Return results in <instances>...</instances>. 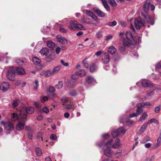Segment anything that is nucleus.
<instances>
[{"mask_svg": "<svg viewBox=\"0 0 161 161\" xmlns=\"http://www.w3.org/2000/svg\"><path fill=\"white\" fill-rule=\"evenodd\" d=\"M117 22L116 21H114L108 23V25L110 26H114L116 25Z\"/></svg>", "mask_w": 161, "mask_h": 161, "instance_id": "50", "label": "nucleus"}, {"mask_svg": "<svg viewBox=\"0 0 161 161\" xmlns=\"http://www.w3.org/2000/svg\"><path fill=\"white\" fill-rule=\"evenodd\" d=\"M125 37L123 39V44L124 46H129L133 40V37L130 31H127L125 34Z\"/></svg>", "mask_w": 161, "mask_h": 161, "instance_id": "4", "label": "nucleus"}, {"mask_svg": "<svg viewBox=\"0 0 161 161\" xmlns=\"http://www.w3.org/2000/svg\"><path fill=\"white\" fill-rule=\"evenodd\" d=\"M49 51L47 48H42L40 51V53L42 56H45L47 58H49L51 56V54L49 55Z\"/></svg>", "mask_w": 161, "mask_h": 161, "instance_id": "11", "label": "nucleus"}, {"mask_svg": "<svg viewBox=\"0 0 161 161\" xmlns=\"http://www.w3.org/2000/svg\"><path fill=\"white\" fill-rule=\"evenodd\" d=\"M136 106L137 108L136 110V113L139 115L143 112L142 108L143 107L141 105H139V103L137 104Z\"/></svg>", "mask_w": 161, "mask_h": 161, "instance_id": "21", "label": "nucleus"}, {"mask_svg": "<svg viewBox=\"0 0 161 161\" xmlns=\"http://www.w3.org/2000/svg\"><path fill=\"white\" fill-rule=\"evenodd\" d=\"M97 65L94 63L92 64L90 68V72H95L97 70Z\"/></svg>", "mask_w": 161, "mask_h": 161, "instance_id": "29", "label": "nucleus"}, {"mask_svg": "<svg viewBox=\"0 0 161 161\" xmlns=\"http://www.w3.org/2000/svg\"><path fill=\"white\" fill-rule=\"evenodd\" d=\"M47 46L50 48H53L55 46V43L52 41H49L47 42Z\"/></svg>", "mask_w": 161, "mask_h": 161, "instance_id": "34", "label": "nucleus"}, {"mask_svg": "<svg viewBox=\"0 0 161 161\" xmlns=\"http://www.w3.org/2000/svg\"><path fill=\"white\" fill-rule=\"evenodd\" d=\"M35 86L34 87V89L35 90H37L38 86V82L37 80H36L34 81Z\"/></svg>", "mask_w": 161, "mask_h": 161, "instance_id": "53", "label": "nucleus"}, {"mask_svg": "<svg viewBox=\"0 0 161 161\" xmlns=\"http://www.w3.org/2000/svg\"><path fill=\"white\" fill-rule=\"evenodd\" d=\"M26 120V118H22L20 116V119L16 125V129L17 130H21L23 129L25 125V121Z\"/></svg>", "mask_w": 161, "mask_h": 161, "instance_id": "7", "label": "nucleus"}, {"mask_svg": "<svg viewBox=\"0 0 161 161\" xmlns=\"http://www.w3.org/2000/svg\"><path fill=\"white\" fill-rule=\"evenodd\" d=\"M161 143V130H160V136L158 138V139L157 140V145H155L153 147V149H155L157 147H158V146H159L160 144Z\"/></svg>", "mask_w": 161, "mask_h": 161, "instance_id": "24", "label": "nucleus"}, {"mask_svg": "<svg viewBox=\"0 0 161 161\" xmlns=\"http://www.w3.org/2000/svg\"><path fill=\"white\" fill-rule=\"evenodd\" d=\"M138 116V115L136 114V113H134L131 114H130L129 115V117L130 118H132V117H137Z\"/></svg>", "mask_w": 161, "mask_h": 161, "instance_id": "61", "label": "nucleus"}, {"mask_svg": "<svg viewBox=\"0 0 161 161\" xmlns=\"http://www.w3.org/2000/svg\"><path fill=\"white\" fill-rule=\"evenodd\" d=\"M160 108L159 106H157L154 109V112L155 113H159L160 111Z\"/></svg>", "mask_w": 161, "mask_h": 161, "instance_id": "55", "label": "nucleus"}, {"mask_svg": "<svg viewBox=\"0 0 161 161\" xmlns=\"http://www.w3.org/2000/svg\"><path fill=\"white\" fill-rule=\"evenodd\" d=\"M77 24L72 21H71L69 26V28L71 30H75L76 29Z\"/></svg>", "mask_w": 161, "mask_h": 161, "instance_id": "22", "label": "nucleus"}, {"mask_svg": "<svg viewBox=\"0 0 161 161\" xmlns=\"http://www.w3.org/2000/svg\"><path fill=\"white\" fill-rule=\"evenodd\" d=\"M93 10L99 17H103L105 16V13L98 8H93Z\"/></svg>", "mask_w": 161, "mask_h": 161, "instance_id": "14", "label": "nucleus"}, {"mask_svg": "<svg viewBox=\"0 0 161 161\" xmlns=\"http://www.w3.org/2000/svg\"><path fill=\"white\" fill-rule=\"evenodd\" d=\"M102 61L105 64H107L109 62L110 57L108 53H105L104 54V58L102 59Z\"/></svg>", "mask_w": 161, "mask_h": 161, "instance_id": "15", "label": "nucleus"}, {"mask_svg": "<svg viewBox=\"0 0 161 161\" xmlns=\"http://www.w3.org/2000/svg\"><path fill=\"white\" fill-rule=\"evenodd\" d=\"M16 71L18 75H23L25 73V70L21 67H17L16 68L14 67H9L6 74L7 78L8 80L11 81L14 80Z\"/></svg>", "mask_w": 161, "mask_h": 161, "instance_id": "2", "label": "nucleus"}, {"mask_svg": "<svg viewBox=\"0 0 161 161\" xmlns=\"http://www.w3.org/2000/svg\"><path fill=\"white\" fill-rule=\"evenodd\" d=\"M120 139L119 138H117L115 140L112 146V147L114 148H119L120 145Z\"/></svg>", "mask_w": 161, "mask_h": 161, "instance_id": "18", "label": "nucleus"}, {"mask_svg": "<svg viewBox=\"0 0 161 161\" xmlns=\"http://www.w3.org/2000/svg\"><path fill=\"white\" fill-rule=\"evenodd\" d=\"M113 140L112 139H111L109 140H108L106 143H104V142H103L102 143L99 144L98 145V146L101 147L103 146L106 145L107 147H112V146L113 145Z\"/></svg>", "mask_w": 161, "mask_h": 161, "instance_id": "13", "label": "nucleus"}, {"mask_svg": "<svg viewBox=\"0 0 161 161\" xmlns=\"http://www.w3.org/2000/svg\"><path fill=\"white\" fill-rule=\"evenodd\" d=\"M134 24L136 28L139 30L142 27L145 26L146 22L140 17H139L135 19Z\"/></svg>", "mask_w": 161, "mask_h": 161, "instance_id": "6", "label": "nucleus"}, {"mask_svg": "<svg viewBox=\"0 0 161 161\" xmlns=\"http://www.w3.org/2000/svg\"><path fill=\"white\" fill-rule=\"evenodd\" d=\"M147 125H146V124L144 123L143 125L140 129V130L142 132H143L146 129Z\"/></svg>", "mask_w": 161, "mask_h": 161, "instance_id": "41", "label": "nucleus"}, {"mask_svg": "<svg viewBox=\"0 0 161 161\" xmlns=\"http://www.w3.org/2000/svg\"><path fill=\"white\" fill-rule=\"evenodd\" d=\"M111 133L113 137H116L119 135L117 129H113Z\"/></svg>", "mask_w": 161, "mask_h": 161, "instance_id": "30", "label": "nucleus"}, {"mask_svg": "<svg viewBox=\"0 0 161 161\" xmlns=\"http://www.w3.org/2000/svg\"><path fill=\"white\" fill-rule=\"evenodd\" d=\"M48 99V98L47 96H44L41 99V101L43 103L47 101Z\"/></svg>", "mask_w": 161, "mask_h": 161, "instance_id": "56", "label": "nucleus"}, {"mask_svg": "<svg viewBox=\"0 0 161 161\" xmlns=\"http://www.w3.org/2000/svg\"><path fill=\"white\" fill-rule=\"evenodd\" d=\"M128 46H125L124 45L121 46L119 47V50L121 52H124L125 50V47H128Z\"/></svg>", "mask_w": 161, "mask_h": 161, "instance_id": "47", "label": "nucleus"}, {"mask_svg": "<svg viewBox=\"0 0 161 161\" xmlns=\"http://www.w3.org/2000/svg\"><path fill=\"white\" fill-rule=\"evenodd\" d=\"M32 61L33 63L36 65L40 64L41 61L38 58L36 57H33L32 59Z\"/></svg>", "mask_w": 161, "mask_h": 161, "instance_id": "27", "label": "nucleus"}, {"mask_svg": "<svg viewBox=\"0 0 161 161\" xmlns=\"http://www.w3.org/2000/svg\"><path fill=\"white\" fill-rule=\"evenodd\" d=\"M103 137L104 139H107L108 138L109 136L110 135L108 134H105L102 136Z\"/></svg>", "mask_w": 161, "mask_h": 161, "instance_id": "60", "label": "nucleus"}, {"mask_svg": "<svg viewBox=\"0 0 161 161\" xmlns=\"http://www.w3.org/2000/svg\"><path fill=\"white\" fill-rule=\"evenodd\" d=\"M61 49L59 47H57L55 50V52L56 54H58L60 52Z\"/></svg>", "mask_w": 161, "mask_h": 161, "instance_id": "64", "label": "nucleus"}, {"mask_svg": "<svg viewBox=\"0 0 161 161\" xmlns=\"http://www.w3.org/2000/svg\"><path fill=\"white\" fill-rule=\"evenodd\" d=\"M83 63L85 66V67L86 68H88L89 67V65L88 64L87 61L85 59L83 60Z\"/></svg>", "mask_w": 161, "mask_h": 161, "instance_id": "59", "label": "nucleus"}, {"mask_svg": "<svg viewBox=\"0 0 161 161\" xmlns=\"http://www.w3.org/2000/svg\"><path fill=\"white\" fill-rule=\"evenodd\" d=\"M34 111V109L33 107H28L27 108H22L19 111L20 116L22 118L26 119L27 114H32Z\"/></svg>", "mask_w": 161, "mask_h": 161, "instance_id": "5", "label": "nucleus"}, {"mask_svg": "<svg viewBox=\"0 0 161 161\" xmlns=\"http://www.w3.org/2000/svg\"><path fill=\"white\" fill-rule=\"evenodd\" d=\"M133 40L136 43H139L140 40V37L138 36H136L134 38L133 37Z\"/></svg>", "mask_w": 161, "mask_h": 161, "instance_id": "45", "label": "nucleus"}, {"mask_svg": "<svg viewBox=\"0 0 161 161\" xmlns=\"http://www.w3.org/2000/svg\"><path fill=\"white\" fill-rule=\"evenodd\" d=\"M44 75L47 77H49L51 75V71L49 70H47L45 72Z\"/></svg>", "mask_w": 161, "mask_h": 161, "instance_id": "48", "label": "nucleus"}, {"mask_svg": "<svg viewBox=\"0 0 161 161\" xmlns=\"http://www.w3.org/2000/svg\"><path fill=\"white\" fill-rule=\"evenodd\" d=\"M78 73L79 75H80L81 77L84 76L86 75L85 71L83 69H80L79 71L76 72Z\"/></svg>", "mask_w": 161, "mask_h": 161, "instance_id": "38", "label": "nucleus"}, {"mask_svg": "<svg viewBox=\"0 0 161 161\" xmlns=\"http://www.w3.org/2000/svg\"><path fill=\"white\" fill-rule=\"evenodd\" d=\"M119 134L124 135L126 131V130L123 127H119L118 129Z\"/></svg>", "mask_w": 161, "mask_h": 161, "instance_id": "32", "label": "nucleus"}, {"mask_svg": "<svg viewBox=\"0 0 161 161\" xmlns=\"http://www.w3.org/2000/svg\"><path fill=\"white\" fill-rule=\"evenodd\" d=\"M113 37L112 35L107 36L105 37V40L106 41H108L111 40Z\"/></svg>", "mask_w": 161, "mask_h": 161, "instance_id": "57", "label": "nucleus"}, {"mask_svg": "<svg viewBox=\"0 0 161 161\" xmlns=\"http://www.w3.org/2000/svg\"><path fill=\"white\" fill-rule=\"evenodd\" d=\"M86 14L88 16L91 17V19L88 18H86L84 16H82L81 19L82 23L93 25H96L97 23L98 19L92 12L90 10H86Z\"/></svg>", "mask_w": 161, "mask_h": 161, "instance_id": "3", "label": "nucleus"}, {"mask_svg": "<svg viewBox=\"0 0 161 161\" xmlns=\"http://www.w3.org/2000/svg\"><path fill=\"white\" fill-rule=\"evenodd\" d=\"M61 63L65 67L68 66L69 65V64L67 62H65L63 60H61Z\"/></svg>", "mask_w": 161, "mask_h": 161, "instance_id": "51", "label": "nucleus"}, {"mask_svg": "<svg viewBox=\"0 0 161 161\" xmlns=\"http://www.w3.org/2000/svg\"><path fill=\"white\" fill-rule=\"evenodd\" d=\"M150 0H147L144 4L142 7L143 11L142 12V16L143 17L145 21L151 25H153L154 21L153 19L148 14L149 9L151 10H154L155 9V6L150 3Z\"/></svg>", "mask_w": 161, "mask_h": 161, "instance_id": "1", "label": "nucleus"}, {"mask_svg": "<svg viewBox=\"0 0 161 161\" xmlns=\"http://www.w3.org/2000/svg\"><path fill=\"white\" fill-rule=\"evenodd\" d=\"M102 3L105 8L107 10V11H109L110 10V7L108 4L106 0H101Z\"/></svg>", "mask_w": 161, "mask_h": 161, "instance_id": "28", "label": "nucleus"}, {"mask_svg": "<svg viewBox=\"0 0 161 161\" xmlns=\"http://www.w3.org/2000/svg\"><path fill=\"white\" fill-rule=\"evenodd\" d=\"M19 116L18 114L17 113H14L12 114L11 120L12 121H15L17 120H19L20 119L19 111Z\"/></svg>", "mask_w": 161, "mask_h": 161, "instance_id": "17", "label": "nucleus"}, {"mask_svg": "<svg viewBox=\"0 0 161 161\" xmlns=\"http://www.w3.org/2000/svg\"><path fill=\"white\" fill-rule=\"evenodd\" d=\"M150 140V138L148 136L145 137L143 140V142L145 143Z\"/></svg>", "mask_w": 161, "mask_h": 161, "instance_id": "63", "label": "nucleus"}, {"mask_svg": "<svg viewBox=\"0 0 161 161\" xmlns=\"http://www.w3.org/2000/svg\"><path fill=\"white\" fill-rule=\"evenodd\" d=\"M103 52L102 51H99L97 52L95 54L96 56H98L100 55Z\"/></svg>", "mask_w": 161, "mask_h": 161, "instance_id": "62", "label": "nucleus"}, {"mask_svg": "<svg viewBox=\"0 0 161 161\" xmlns=\"http://www.w3.org/2000/svg\"><path fill=\"white\" fill-rule=\"evenodd\" d=\"M47 92L50 93H53L54 92L55 90L54 87L52 86H49V87L47 88Z\"/></svg>", "mask_w": 161, "mask_h": 161, "instance_id": "40", "label": "nucleus"}, {"mask_svg": "<svg viewBox=\"0 0 161 161\" xmlns=\"http://www.w3.org/2000/svg\"><path fill=\"white\" fill-rule=\"evenodd\" d=\"M147 117V113L145 112L142 114L139 120L140 122H142L145 120Z\"/></svg>", "mask_w": 161, "mask_h": 161, "instance_id": "33", "label": "nucleus"}, {"mask_svg": "<svg viewBox=\"0 0 161 161\" xmlns=\"http://www.w3.org/2000/svg\"><path fill=\"white\" fill-rule=\"evenodd\" d=\"M62 66L61 65H59L55 67L52 70V73L55 74L58 72L61 69Z\"/></svg>", "mask_w": 161, "mask_h": 161, "instance_id": "31", "label": "nucleus"}, {"mask_svg": "<svg viewBox=\"0 0 161 161\" xmlns=\"http://www.w3.org/2000/svg\"><path fill=\"white\" fill-rule=\"evenodd\" d=\"M16 63L22 65L24 63V62L22 60H21L20 59H18L16 60Z\"/></svg>", "mask_w": 161, "mask_h": 161, "instance_id": "58", "label": "nucleus"}, {"mask_svg": "<svg viewBox=\"0 0 161 161\" xmlns=\"http://www.w3.org/2000/svg\"><path fill=\"white\" fill-rule=\"evenodd\" d=\"M142 86L144 87H150L153 86L152 85L148 82L147 80H142Z\"/></svg>", "mask_w": 161, "mask_h": 161, "instance_id": "20", "label": "nucleus"}, {"mask_svg": "<svg viewBox=\"0 0 161 161\" xmlns=\"http://www.w3.org/2000/svg\"><path fill=\"white\" fill-rule=\"evenodd\" d=\"M56 38L58 42L63 44H66L68 43L67 40L60 35H58Z\"/></svg>", "mask_w": 161, "mask_h": 161, "instance_id": "12", "label": "nucleus"}, {"mask_svg": "<svg viewBox=\"0 0 161 161\" xmlns=\"http://www.w3.org/2000/svg\"><path fill=\"white\" fill-rule=\"evenodd\" d=\"M127 117L122 116L120 117V122L121 123H124L126 122V123H129L130 124H132L133 123V121L129 120L128 119H126Z\"/></svg>", "mask_w": 161, "mask_h": 161, "instance_id": "16", "label": "nucleus"}, {"mask_svg": "<svg viewBox=\"0 0 161 161\" xmlns=\"http://www.w3.org/2000/svg\"><path fill=\"white\" fill-rule=\"evenodd\" d=\"M76 30H86V27L81 24H77Z\"/></svg>", "mask_w": 161, "mask_h": 161, "instance_id": "35", "label": "nucleus"}, {"mask_svg": "<svg viewBox=\"0 0 161 161\" xmlns=\"http://www.w3.org/2000/svg\"><path fill=\"white\" fill-rule=\"evenodd\" d=\"M86 81L88 83L90 84L95 82L96 80L92 76H88L86 78Z\"/></svg>", "mask_w": 161, "mask_h": 161, "instance_id": "25", "label": "nucleus"}, {"mask_svg": "<svg viewBox=\"0 0 161 161\" xmlns=\"http://www.w3.org/2000/svg\"><path fill=\"white\" fill-rule=\"evenodd\" d=\"M50 138L51 140H56L57 139V137L55 135L52 134L50 135Z\"/></svg>", "mask_w": 161, "mask_h": 161, "instance_id": "49", "label": "nucleus"}, {"mask_svg": "<svg viewBox=\"0 0 161 161\" xmlns=\"http://www.w3.org/2000/svg\"><path fill=\"white\" fill-rule=\"evenodd\" d=\"M109 4L113 7H115L117 5V3L114 0H108Z\"/></svg>", "mask_w": 161, "mask_h": 161, "instance_id": "43", "label": "nucleus"}, {"mask_svg": "<svg viewBox=\"0 0 161 161\" xmlns=\"http://www.w3.org/2000/svg\"><path fill=\"white\" fill-rule=\"evenodd\" d=\"M139 105H141L144 108L145 106H150L151 104L149 102H147L145 103H139Z\"/></svg>", "mask_w": 161, "mask_h": 161, "instance_id": "42", "label": "nucleus"}, {"mask_svg": "<svg viewBox=\"0 0 161 161\" xmlns=\"http://www.w3.org/2000/svg\"><path fill=\"white\" fill-rule=\"evenodd\" d=\"M70 101L67 97H64L61 99L60 102L62 105H65L69 101Z\"/></svg>", "mask_w": 161, "mask_h": 161, "instance_id": "26", "label": "nucleus"}, {"mask_svg": "<svg viewBox=\"0 0 161 161\" xmlns=\"http://www.w3.org/2000/svg\"><path fill=\"white\" fill-rule=\"evenodd\" d=\"M19 103V101L17 99H15L13 100L12 104V106L14 108L17 107Z\"/></svg>", "mask_w": 161, "mask_h": 161, "instance_id": "36", "label": "nucleus"}, {"mask_svg": "<svg viewBox=\"0 0 161 161\" xmlns=\"http://www.w3.org/2000/svg\"><path fill=\"white\" fill-rule=\"evenodd\" d=\"M69 95L72 96H75L76 95V93L75 90H72L69 92Z\"/></svg>", "mask_w": 161, "mask_h": 161, "instance_id": "52", "label": "nucleus"}, {"mask_svg": "<svg viewBox=\"0 0 161 161\" xmlns=\"http://www.w3.org/2000/svg\"><path fill=\"white\" fill-rule=\"evenodd\" d=\"M10 85L8 82H3L0 86V89L3 92H6L10 89Z\"/></svg>", "mask_w": 161, "mask_h": 161, "instance_id": "10", "label": "nucleus"}, {"mask_svg": "<svg viewBox=\"0 0 161 161\" xmlns=\"http://www.w3.org/2000/svg\"><path fill=\"white\" fill-rule=\"evenodd\" d=\"M69 104H66L65 105V108L66 109L70 110L71 109L73 108L74 107L75 103L72 101H70Z\"/></svg>", "mask_w": 161, "mask_h": 161, "instance_id": "19", "label": "nucleus"}, {"mask_svg": "<svg viewBox=\"0 0 161 161\" xmlns=\"http://www.w3.org/2000/svg\"><path fill=\"white\" fill-rule=\"evenodd\" d=\"M1 124H3L4 127L5 129L8 130H12L14 128V126L12 123L10 121H6L4 122L3 121H2L1 122Z\"/></svg>", "mask_w": 161, "mask_h": 161, "instance_id": "9", "label": "nucleus"}, {"mask_svg": "<svg viewBox=\"0 0 161 161\" xmlns=\"http://www.w3.org/2000/svg\"><path fill=\"white\" fill-rule=\"evenodd\" d=\"M42 111L43 113L45 114H47L49 112V110L47 107L45 106L42 109Z\"/></svg>", "mask_w": 161, "mask_h": 161, "instance_id": "46", "label": "nucleus"}, {"mask_svg": "<svg viewBox=\"0 0 161 161\" xmlns=\"http://www.w3.org/2000/svg\"><path fill=\"white\" fill-rule=\"evenodd\" d=\"M116 52V49L114 46H111L109 47L108 49V53L111 54H115Z\"/></svg>", "mask_w": 161, "mask_h": 161, "instance_id": "23", "label": "nucleus"}, {"mask_svg": "<svg viewBox=\"0 0 161 161\" xmlns=\"http://www.w3.org/2000/svg\"><path fill=\"white\" fill-rule=\"evenodd\" d=\"M35 151L36 155L39 156H40L42 154V152L41 148H36V149Z\"/></svg>", "mask_w": 161, "mask_h": 161, "instance_id": "37", "label": "nucleus"}, {"mask_svg": "<svg viewBox=\"0 0 161 161\" xmlns=\"http://www.w3.org/2000/svg\"><path fill=\"white\" fill-rule=\"evenodd\" d=\"M79 76L78 74V73L76 72L74 74L72 75L71 76V78L73 80H75L78 78Z\"/></svg>", "mask_w": 161, "mask_h": 161, "instance_id": "44", "label": "nucleus"}, {"mask_svg": "<svg viewBox=\"0 0 161 161\" xmlns=\"http://www.w3.org/2000/svg\"><path fill=\"white\" fill-rule=\"evenodd\" d=\"M104 154L108 157H111L113 154L115 155H117V156L119 157L122 154L121 152H116L113 153L109 147H107V148L105 149L104 150Z\"/></svg>", "mask_w": 161, "mask_h": 161, "instance_id": "8", "label": "nucleus"}, {"mask_svg": "<svg viewBox=\"0 0 161 161\" xmlns=\"http://www.w3.org/2000/svg\"><path fill=\"white\" fill-rule=\"evenodd\" d=\"M96 35L97 38L99 39L102 38L103 36V35L100 31H99L98 32H97L96 34Z\"/></svg>", "mask_w": 161, "mask_h": 161, "instance_id": "54", "label": "nucleus"}, {"mask_svg": "<svg viewBox=\"0 0 161 161\" xmlns=\"http://www.w3.org/2000/svg\"><path fill=\"white\" fill-rule=\"evenodd\" d=\"M63 85V83L62 81H59L58 84L56 85L55 87L56 88L58 89L61 88L62 87Z\"/></svg>", "mask_w": 161, "mask_h": 161, "instance_id": "39", "label": "nucleus"}]
</instances>
